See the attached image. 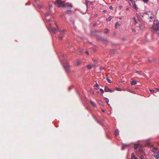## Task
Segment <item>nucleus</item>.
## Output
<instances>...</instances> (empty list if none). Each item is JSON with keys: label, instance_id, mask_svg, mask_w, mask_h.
Returning <instances> with one entry per match:
<instances>
[{"label": "nucleus", "instance_id": "nucleus-43", "mask_svg": "<svg viewBox=\"0 0 159 159\" xmlns=\"http://www.w3.org/2000/svg\"><path fill=\"white\" fill-rule=\"evenodd\" d=\"M106 41H105L103 42L104 43H106Z\"/></svg>", "mask_w": 159, "mask_h": 159}, {"label": "nucleus", "instance_id": "nucleus-12", "mask_svg": "<svg viewBox=\"0 0 159 159\" xmlns=\"http://www.w3.org/2000/svg\"><path fill=\"white\" fill-rule=\"evenodd\" d=\"M137 84V82L136 81L134 80H133L131 82V84L132 85H135Z\"/></svg>", "mask_w": 159, "mask_h": 159}, {"label": "nucleus", "instance_id": "nucleus-13", "mask_svg": "<svg viewBox=\"0 0 159 159\" xmlns=\"http://www.w3.org/2000/svg\"><path fill=\"white\" fill-rule=\"evenodd\" d=\"M109 30L108 29H105L104 30V33L105 34H107L108 33Z\"/></svg>", "mask_w": 159, "mask_h": 159}, {"label": "nucleus", "instance_id": "nucleus-15", "mask_svg": "<svg viewBox=\"0 0 159 159\" xmlns=\"http://www.w3.org/2000/svg\"><path fill=\"white\" fill-rule=\"evenodd\" d=\"M90 103H91V104L92 105H93V106H94V107H96V104L94 102H93L92 101H90Z\"/></svg>", "mask_w": 159, "mask_h": 159}, {"label": "nucleus", "instance_id": "nucleus-35", "mask_svg": "<svg viewBox=\"0 0 159 159\" xmlns=\"http://www.w3.org/2000/svg\"><path fill=\"white\" fill-rule=\"evenodd\" d=\"M109 9H112V7L111 6H110L109 7Z\"/></svg>", "mask_w": 159, "mask_h": 159}, {"label": "nucleus", "instance_id": "nucleus-27", "mask_svg": "<svg viewBox=\"0 0 159 159\" xmlns=\"http://www.w3.org/2000/svg\"><path fill=\"white\" fill-rule=\"evenodd\" d=\"M107 80L108 82L109 83H111V80L108 79L107 78Z\"/></svg>", "mask_w": 159, "mask_h": 159}, {"label": "nucleus", "instance_id": "nucleus-5", "mask_svg": "<svg viewBox=\"0 0 159 159\" xmlns=\"http://www.w3.org/2000/svg\"><path fill=\"white\" fill-rule=\"evenodd\" d=\"M64 68L66 70V71L67 72H69L70 71V66L68 63L66 64L64 66Z\"/></svg>", "mask_w": 159, "mask_h": 159}, {"label": "nucleus", "instance_id": "nucleus-24", "mask_svg": "<svg viewBox=\"0 0 159 159\" xmlns=\"http://www.w3.org/2000/svg\"><path fill=\"white\" fill-rule=\"evenodd\" d=\"M66 6L71 7H72V6L71 4H67L66 3Z\"/></svg>", "mask_w": 159, "mask_h": 159}, {"label": "nucleus", "instance_id": "nucleus-11", "mask_svg": "<svg viewBox=\"0 0 159 159\" xmlns=\"http://www.w3.org/2000/svg\"><path fill=\"white\" fill-rule=\"evenodd\" d=\"M94 87L96 90H98L99 89V85L97 82L95 85H94Z\"/></svg>", "mask_w": 159, "mask_h": 159}, {"label": "nucleus", "instance_id": "nucleus-9", "mask_svg": "<svg viewBox=\"0 0 159 159\" xmlns=\"http://www.w3.org/2000/svg\"><path fill=\"white\" fill-rule=\"evenodd\" d=\"M154 157L156 159H159V152H156L154 155Z\"/></svg>", "mask_w": 159, "mask_h": 159}, {"label": "nucleus", "instance_id": "nucleus-38", "mask_svg": "<svg viewBox=\"0 0 159 159\" xmlns=\"http://www.w3.org/2000/svg\"><path fill=\"white\" fill-rule=\"evenodd\" d=\"M133 20H135V17H133Z\"/></svg>", "mask_w": 159, "mask_h": 159}, {"label": "nucleus", "instance_id": "nucleus-37", "mask_svg": "<svg viewBox=\"0 0 159 159\" xmlns=\"http://www.w3.org/2000/svg\"><path fill=\"white\" fill-rule=\"evenodd\" d=\"M85 53H86V54H87L88 55H89V53H88V52H87V51L86 52H85Z\"/></svg>", "mask_w": 159, "mask_h": 159}, {"label": "nucleus", "instance_id": "nucleus-6", "mask_svg": "<svg viewBox=\"0 0 159 159\" xmlns=\"http://www.w3.org/2000/svg\"><path fill=\"white\" fill-rule=\"evenodd\" d=\"M57 30L55 28L52 27H50L49 28V30L50 31H52V32L54 34H55L57 32V31H58L59 30L58 27L57 26Z\"/></svg>", "mask_w": 159, "mask_h": 159}, {"label": "nucleus", "instance_id": "nucleus-19", "mask_svg": "<svg viewBox=\"0 0 159 159\" xmlns=\"http://www.w3.org/2000/svg\"><path fill=\"white\" fill-rule=\"evenodd\" d=\"M87 67H88V68L89 69H91L92 68V66L91 65H88L87 66Z\"/></svg>", "mask_w": 159, "mask_h": 159}, {"label": "nucleus", "instance_id": "nucleus-39", "mask_svg": "<svg viewBox=\"0 0 159 159\" xmlns=\"http://www.w3.org/2000/svg\"><path fill=\"white\" fill-rule=\"evenodd\" d=\"M156 90H157V91H159V89L157 88H156Z\"/></svg>", "mask_w": 159, "mask_h": 159}, {"label": "nucleus", "instance_id": "nucleus-44", "mask_svg": "<svg viewBox=\"0 0 159 159\" xmlns=\"http://www.w3.org/2000/svg\"><path fill=\"white\" fill-rule=\"evenodd\" d=\"M158 145L159 146V142L158 143Z\"/></svg>", "mask_w": 159, "mask_h": 159}, {"label": "nucleus", "instance_id": "nucleus-33", "mask_svg": "<svg viewBox=\"0 0 159 159\" xmlns=\"http://www.w3.org/2000/svg\"><path fill=\"white\" fill-rule=\"evenodd\" d=\"M148 0H143V1L147 3L148 2Z\"/></svg>", "mask_w": 159, "mask_h": 159}, {"label": "nucleus", "instance_id": "nucleus-23", "mask_svg": "<svg viewBox=\"0 0 159 159\" xmlns=\"http://www.w3.org/2000/svg\"><path fill=\"white\" fill-rule=\"evenodd\" d=\"M93 62L95 64H97L98 63V61L96 59H93Z\"/></svg>", "mask_w": 159, "mask_h": 159}, {"label": "nucleus", "instance_id": "nucleus-10", "mask_svg": "<svg viewBox=\"0 0 159 159\" xmlns=\"http://www.w3.org/2000/svg\"><path fill=\"white\" fill-rule=\"evenodd\" d=\"M147 12H144V13H140L141 15L143 16V17H145L146 18H148V17L147 16Z\"/></svg>", "mask_w": 159, "mask_h": 159}, {"label": "nucleus", "instance_id": "nucleus-14", "mask_svg": "<svg viewBox=\"0 0 159 159\" xmlns=\"http://www.w3.org/2000/svg\"><path fill=\"white\" fill-rule=\"evenodd\" d=\"M115 135L116 136L119 134V131L118 130H116L114 132Z\"/></svg>", "mask_w": 159, "mask_h": 159}, {"label": "nucleus", "instance_id": "nucleus-4", "mask_svg": "<svg viewBox=\"0 0 159 159\" xmlns=\"http://www.w3.org/2000/svg\"><path fill=\"white\" fill-rule=\"evenodd\" d=\"M60 34L59 37V40H61L63 38V36L65 34V30H63L62 31H59Z\"/></svg>", "mask_w": 159, "mask_h": 159}, {"label": "nucleus", "instance_id": "nucleus-29", "mask_svg": "<svg viewBox=\"0 0 159 159\" xmlns=\"http://www.w3.org/2000/svg\"><path fill=\"white\" fill-rule=\"evenodd\" d=\"M105 98V100L106 101V102L107 103H108V102H109V99L108 98Z\"/></svg>", "mask_w": 159, "mask_h": 159}, {"label": "nucleus", "instance_id": "nucleus-17", "mask_svg": "<svg viewBox=\"0 0 159 159\" xmlns=\"http://www.w3.org/2000/svg\"><path fill=\"white\" fill-rule=\"evenodd\" d=\"M131 159H138L137 157H135L133 154V153H132V155L131 157Z\"/></svg>", "mask_w": 159, "mask_h": 159}, {"label": "nucleus", "instance_id": "nucleus-25", "mask_svg": "<svg viewBox=\"0 0 159 159\" xmlns=\"http://www.w3.org/2000/svg\"><path fill=\"white\" fill-rule=\"evenodd\" d=\"M133 7L136 10H137L138 9V8L137 7L135 4H134L133 5Z\"/></svg>", "mask_w": 159, "mask_h": 159}, {"label": "nucleus", "instance_id": "nucleus-7", "mask_svg": "<svg viewBox=\"0 0 159 159\" xmlns=\"http://www.w3.org/2000/svg\"><path fill=\"white\" fill-rule=\"evenodd\" d=\"M104 91L107 92H109L110 93L113 92L114 91L113 90H111L107 86H105L104 88Z\"/></svg>", "mask_w": 159, "mask_h": 159}, {"label": "nucleus", "instance_id": "nucleus-45", "mask_svg": "<svg viewBox=\"0 0 159 159\" xmlns=\"http://www.w3.org/2000/svg\"><path fill=\"white\" fill-rule=\"evenodd\" d=\"M130 1H131L132 0H129Z\"/></svg>", "mask_w": 159, "mask_h": 159}, {"label": "nucleus", "instance_id": "nucleus-21", "mask_svg": "<svg viewBox=\"0 0 159 159\" xmlns=\"http://www.w3.org/2000/svg\"><path fill=\"white\" fill-rule=\"evenodd\" d=\"M81 63V61L80 60H78L77 62V64L78 66H79L80 65V64Z\"/></svg>", "mask_w": 159, "mask_h": 159}, {"label": "nucleus", "instance_id": "nucleus-2", "mask_svg": "<svg viewBox=\"0 0 159 159\" xmlns=\"http://www.w3.org/2000/svg\"><path fill=\"white\" fill-rule=\"evenodd\" d=\"M153 30L155 31L159 30V21L158 20H154L152 26Z\"/></svg>", "mask_w": 159, "mask_h": 159}, {"label": "nucleus", "instance_id": "nucleus-34", "mask_svg": "<svg viewBox=\"0 0 159 159\" xmlns=\"http://www.w3.org/2000/svg\"><path fill=\"white\" fill-rule=\"evenodd\" d=\"M132 31H133V32H135V31H136V30H135V29H132Z\"/></svg>", "mask_w": 159, "mask_h": 159}, {"label": "nucleus", "instance_id": "nucleus-32", "mask_svg": "<svg viewBox=\"0 0 159 159\" xmlns=\"http://www.w3.org/2000/svg\"><path fill=\"white\" fill-rule=\"evenodd\" d=\"M116 89V90L117 91H121V89H120L118 88H117Z\"/></svg>", "mask_w": 159, "mask_h": 159}, {"label": "nucleus", "instance_id": "nucleus-26", "mask_svg": "<svg viewBox=\"0 0 159 159\" xmlns=\"http://www.w3.org/2000/svg\"><path fill=\"white\" fill-rule=\"evenodd\" d=\"M149 91H150L152 93H154V92H155V90H153V89H149Z\"/></svg>", "mask_w": 159, "mask_h": 159}, {"label": "nucleus", "instance_id": "nucleus-20", "mask_svg": "<svg viewBox=\"0 0 159 159\" xmlns=\"http://www.w3.org/2000/svg\"><path fill=\"white\" fill-rule=\"evenodd\" d=\"M111 16L109 17L107 19V21H110L111 20Z\"/></svg>", "mask_w": 159, "mask_h": 159}, {"label": "nucleus", "instance_id": "nucleus-40", "mask_svg": "<svg viewBox=\"0 0 159 159\" xmlns=\"http://www.w3.org/2000/svg\"><path fill=\"white\" fill-rule=\"evenodd\" d=\"M134 22H135V23H137V21L136 20H134Z\"/></svg>", "mask_w": 159, "mask_h": 159}, {"label": "nucleus", "instance_id": "nucleus-42", "mask_svg": "<svg viewBox=\"0 0 159 159\" xmlns=\"http://www.w3.org/2000/svg\"><path fill=\"white\" fill-rule=\"evenodd\" d=\"M128 10V8H126V10Z\"/></svg>", "mask_w": 159, "mask_h": 159}, {"label": "nucleus", "instance_id": "nucleus-18", "mask_svg": "<svg viewBox=\"0 0 159 159\" xmlns=\"http://www.w3.org/2000/svg\"><path fill=\"white\" fill-rule=\"evenodd\" d=\"M72 12L71 10H68L66 11V13L67 14H70Z\"/></svg>", "mask_w": 159, "mask_h": 159}, {"label": "nucleus", "instance_id": "nucleus-16", "mask_svg": "<svg viewBox=\"0 0 159 159\" xmlns=\"http://www.w3.org/2000/svg\"><path fill=\"white\" fill-rule=\"evenodd\" d=\"M157 148H153L152 150V151L156 153V151L157 150Z\"/></svg>", "mask_w": 159, "mask_h": 159}, {"label": "nucleus", "instance_id": "nucleus-41", "mask_svg": "<svg viewBox=\"0 0 159 159\" xmlns=\"http://www.w3.org/2000/svg\"><path fill=\"white\" fill-rule=\"evenodd\" d=\"M140 158L141 159H143V158L142 157V156H141Z\"/></svg>", "mask_w": 159, "mask_h": 159}, {"label": "nucleus", "instance_id": "nucleus-31", "mask_svg": "<svg viewBox=\"0 0 159 159\" xmlns=\"http://www.w3.org/2000/svg\"><path fill=\"white\" fill-rule=\"evenodd\" d=\"M100 70H101L104 69V67L103 66H101L100 67Z\"/></svg>", "mask_w": 159, "mask_h": 159}, {"label": "nucleus", "instance_id": "nucleus-36", "mask_svg": "<svg viewBox=\"0 0 159 159\" xmlns=\"http://www.w3.org/2000/svg\"><path fill=\"white\" fill-rule=\"evenodd\" d=\"M122 8V6H120L119 7V8L118 9L120 10Z\"/></svg>", "mask_w": 159, "mask_h": 159}, {"label": "nucleus", "instance_id": "nucleus-8", "mask_svg": "<svg viewBox=\"0 0 159 159\" xmlns=\"http://www.w3.org/2000/svg\"><path fill=\"white\" fill-rule=\"evenodd\" d=\"M121 22L117 21L115 24V26L116 28H117L120 27L121 25Z\"/></svg>", "mask_w": 159, "mask_h": 159}, {"label": "nucleus", "instance_id": "nucleus-1", "mask_svg": "<svg viewBox=\"0 0 159 159\" xmlns=\"http://www.w3.org/2000/svg\"><path fill=\"white\" fill-rule=\"evenodd\" d=\"M55 3L59 7H66V3H65V2L61 0H57Z\"/></svg>", "mask_w": 159, "mask_h": 159}, {"label": "nucleus", "instance_id": "nucleus-22", "mask_svg": "<svg viewBox=\"0 0 159 159\" xmlns=\"http://www.w3.org/2000/svg\"><path fill=\"white\" fill-rule=\"evenodd\" d=\"M139 145L138 144H136L134 145V148L135 149H136L138 147Z\"/></svg>", "mask_w": 159, "mask_h": 159}, {"label": "nucleus", "instance_id": "nucleus-3", "mask_svg": "<svg viewBox=\"0 0 159 159\" xmlns=\"http://www.w3.org/2000/svg\"><path fill=\"white\" fill-rule=\"evenodd\" d=\"M146 15L148 17V18H147L148 19L149 18L150 19V21H152L153 20V19L154 18V16L151 12L149 11L147 12Z\"/></svg>", "mask_w": 159, "mask_h": 159}, {"label": "nucleus", "instance_id": "nucleus-28", "mask_svg": "<svg viewBox=\"0 0 159 159\" xmlns=\"http://www.w3.org/2000/svg\"><path fill=\"white\" fill-rule=\"evenodd\" d=\"M100 91L101 92L102 94L103 93H104V91L103 89H100Z\"/></svg>", "mask_w": 159, "mask_h": 159}, {"label": "nucleus", "instance_id": "nucleus-30", "mask_svg": "<svg viewBox=\"0 0 159 159\" xmlns=\"http://www.w3.org/2000/svg\"><path fill=\"white\" fill-rule=\"evenodd\" d=\"M136 73H137L138 74H139L140 75H141V72L137 71H136Z\"/></svg>", "mask_w": 159, "mask_h": 159}]
</instances>
